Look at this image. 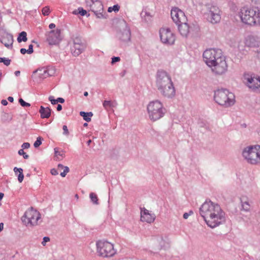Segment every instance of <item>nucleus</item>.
Wrapping results in <instances>:
<instances>
[{
    "label": "nucleus",
    "mask_w": 260,
    "mask_h": 260,
    "mask_svg": "<svg viewBox=\"0 0 260 260\" xmlns=\"http://www.w3.org/2000/svg\"><path fill=\"white\" fill-rule=\"evenodd\" d=\"M48 99H49V101H50V102L51 103V104L52 105H55L57 103V100L54 99V98L53 96H50L49 97Z\"/></svg>",
    "instance_id": "c03bdc74"
},
{
    "label": "nucleus",
    "mask_w": 260,
    "mask_h": 260,
    "mask_svg": "<svg viewBox=\"0 0 260 260\" xmlns=\"http://www.w3.org/2000/svg\"><path fill=\"white\" fill-rule=\"evenodd\" d=\"M171 17L173 21L176 24H179L181 22L187 21V18L183 11L175 8L171 10Z\"/></svg>",
    "instance_id": "a211bd4d"
},
{
    "label": "nucleus",
    "mask_w": 260,
    "mask_h": 260,
    "mask_svg": "<svg viewBox=\"0 0 260 260\" xmlns=\"http://www.w3.org/2000/svg\"><path fill=\"white\" fill-rule=\"evenodd\" d=\"M257 56L260 59V50L257 51Z\"/></svg>",
    "instance_id": "69168bd1"
},
{
    "label": "nucleus",
    "mask_w": 260,
    "mask_h": 260,
    "mask_svg": "<svg viewBox=\"0 0 260 260\" xmlns=\"http://www.w3.org/2000/svg\"><path fill=\"white\" fill-rule=\"evenodd\" d=\"M86 6L93 12L98 18H103L104 8L101 0H85Z\"/></svg>",
    "instance_id": "9b49d317"
},
{
    "label": "nucleus",
    "mask_w": 260,
    "mask_h": 260,
    "mask_svg": "<svg viewBox=\"0 0 260 260\" xmlns=\"http://www.w3.org/2000/svg\"><path fill=\"white\" fill-rule=\"evenodd\" d=\"M35 72H38L39 77L42 79L46 78L49 76H52L53 74V71H51V73H50V70L45 68L38 70L34 72V73Z\"/></svg>",
    "instance_id": "b1692460"
},
{
    "label": "nucleus",
    "mask_w": 260,
    "mask_h": 260,
    "mask_svg": "<svg viewBox=\"0 0 260 260\" xmlns=\"http://www.w3.org/2000/svg\"><path fill=\"white\" fill-rule=\"evenodd\" d=\"M89 198L92 202L95 205H99V199L97 195L93 192H91L89 194Z\"/></svg>",
    "instance_id": "72a5a7b5"
},
{
    "label": "nucleus",
    "mask_w": 260,
    "mask_h": 260,
    "mask_svg": "<svg viewBox=\"0 0 260 260\" xmlns=\"http://www.w3.org/2000/svg\"><path fill=\"white\" fill-rule=\"evenodd\" d=\"M200 214L207 224L214 228L225 222V213L220 206L211 201H206L200 208Z\"/></svg>",
    "instance_id": "f257e3e1"
},
{
    "label": "nucleus",
    "mask_w": 260,
    "mask_h": 260,
    "mask_svg": "<svg viewBox=\"0 0 260 260\" xmlns=\"http://www.w3.org/2000/svg\"><path fill=\"white\" fill-rule=\"evenodd\" d=\"M141 16L144 21L147 22L151 20V16L149 12L143 11L141 13Z\"/></svg>",
    "instance_id": "2f4dec72"
},
{
    "label": "nucleus",
    "mask_w": 260,
    "mask_h": 260,
    "mask_svg": "<svg viewBox=\"0 0 260 260\" xmlns=\"http://www.w3.org/2000/svg\"><path fill=\"white\" fill-rule=\"evenodd\" d=\"M242 207L245 211H249L250 208V204L249 200L246 197L241 198Z\"/></svg>",
    "instance_id": "cd10ccee"
},
{
    "label": "nucleus",
    "mask_w": 260,
    "mask_h": 260,
    "mask_svg": "<svg viewBox=\"0 0 260 260\" xmlns=\"http://www.w3.org/2000/svg\"><path fill=\"white\" fill-rule=\"evenodd\" d=\"M1 104L4 106H7L8 105V102L6 100H2L1 101Z\"/></svg>",
    "instance_id": "5fc2aeb1"
},
{
    "label": "nucleus",
    "mask_w": 260,
    "mask_h": 260,
    "mask_svg": "<svg viewBox=\"0 0 260 260\" xmlns=\"http://www.w3.org/2000/svg\"><path fill=\"white\" fill-rule=\"evenodd\" d=\"M73 45L71 51L74 56H77L81 54L86 48V44L84 40L79 36L73 38Z\"/></svg>",
    "instance_id": "ddd939ff"
},
{
    "label": "nucleus",
    "mask_w": 260,
    "mask_h": 260,
    "mask_svg": "<svg viewBox=\"0 0 260 260\" xmlns=\"http://www.w3.org/2000/svg\"><path fill=\"white\" fill-rule=\"evenodd\" d=\"M40 218V213L31 207L25 211L21 217V220L26 226L33 227L38 224V221Z\"/></svg>",
    "instance_id": "39448f33"
},
{
    "label": "nucleus",
    "mask_w": 260,
    "mask_h": 260,
    "mask_svg": "<svg viewBox=\"0 0 260 260\" xmlns=\"http://www.w3.org/2000/svg\"><path fill=\"white\" fill-rule=\"evenodd\" d=\"M244 79L248 87L253 91H256L260 88V77H255L254 74L245 73Z\"/></svg>",
    "instance_id": "4468645a"
},
{
    "label": "nucleus",
    "mask_w": 260,
    "mask_h": 260,
    "mask_svg": "<svg viewBox=\"0 0 260 260\" xmlns=\"http://www.w3.org/2000/svg\"><path fill=\"white\" fill-rule=\"evenodd\" d=\"M46 36L47 41L51 45L58 44L62 39L60 36V30L59 29L50 31Z\"/></svg>",
    "instance_id": "f3484780"
},
{
    "label": "nucleus",
    "mask_w": 260,
    "mask_h": 260,
    "mask_svg": "<svg viewBox=\"0 0 260 260\" xmlns=\"http://www.w3.org/2000/svg\"><path fill=\"white\" fill-rule=\"evenodd\" d=\"M42 14L44 16L48 15L49 14V13H50L49 8L48 7H47V6L44 7L42 9Z\"/></svg>",
    "instance_id": "ea45409f"
},
{
    "label": "nucleus",
    "mask_w": 260,
    "mask_h": 260,
    "mask_svg": "<svg viewBox=\"0 0 260 260\" xmlns=\"http://www.w3.org/2000/svg\"><path fill=\"white\" fill-rule=\"evenodd\" d=\"M155 219V214L150 213L148 210L144 208L143 210H141V220L142 221L151 223L154 221Z\"/></svg>",
    "instance_id": "412c9836"
},
{
    "label": "nucleus",
    "mask_w": 260,
    "mask_h": 260,
    "mask_svg": "<svg viewBox=\"0 0 260 260\" xmlns=\"http://www.w3.org/2000/svg\"><path fill=\"white\" fill-rule=\"evenodd\" d=\"M50 29H53L55 27V24L54 23H50L49 25Z\"/></svg>",
    "instance_id": "13d9d810"
},
{
    "label": "nucleus",
    "mask_w": 260,
    "mask_h": 260,
    "mask_svg": "<svg viewBox=\"0 0 260 260\" xmlns=\"http://www.w3.org/2000/svg\"><path fill=\"white\" fill-rule=\"evenodd\" d=\"M80 115L83 117V119L86 121L90 122L91 121V117L93 116V113L91 112H85L81 111L80 112Z\"/></svg>",
    "instance_id": "c756f323"
},
{
    "label": "nucleus",
    "mask_w": 260,
    "mask_h": 260,
    "mask_svg": "<svg viewBox=\"0 0 260 260\" xmlns=\"http://www.w3.org/2000/svg\"><path fill=\"white\" fill-rule=\"evenodd\" d=\"M50 241V238L48 237H44L43 239V241L42 242V244L43 246L46 245V242H49Z\"/></svg>",
    "instance_id": "de8ad7c7"
},
{
    "label": "nucleus",
    "mask_w": 260,
    "mask_h": 260,
    "mask_svg": "<svg viewBox=\"0 0 260 260\" xmlns=\"http://www.w3.org/2000/svg\"><path fill=\"white\" fill-rule=\"evenodd\" d=\"M245 44L249 47H258L260 44L259 38L256 36H248L245 39Z\"/></svg>",
    "instance_id": "aec40b11"
},
{
    "label": "nucleus",
    "mask_w": 260,
    "mask_h": 260,
    "mask_svg": "<svg viewBox=\"0 0 260 260\" xmlns=\"http://www.w3.org/2000/svg\"><path fill=\"white\" fill-rule=\"evenodd\" d=\"M20 52H21V54H25L26 53H27V50H26V49H25V48H21V49H20Z\"/></svg>",
    "instance_id": "6e6d98bb"
},
{
    "label": "nucleus",
    "mask_w": 260,
    "mask_h": 260,
    "mask_svg": "<svg viewBox=\"0 0 260 260\" xmlns=\"http://www.w3.org/2000/svg\"><path fill=\"white\" fill-rule=\"evenodd\" d=\"M210 67H212L213 72L217 75L224 74L228 70V65L223 56L219 57V59L216 60L214 64Z\"/></svg>",
    "instance_id": "2eb2a0df"
},
{
    "label": "nucleus",
    "mask_w": 260,
    "mask_h": 260,
    "mask_svg": "<svg viewBox=\"0 0 260 260\" xmlns=\"http://www.w3.org/2000/svg\"><path fill=\"white\" fill-rule=\"evenodd\" d=\"M120 60V58L119 57H115V56H114L112 58V60H111V64H114L115 63L117 62H118Z\"/></svg>",
    "instance_id": "a18cd8bd"
},
{
    "label": "nucleus",
    "mask_w": 260,
    "mask_h": 260,
    "mask_svg": "<svg viewBox=\"0 0 260 260\" xmlns=\"http://www.w3.org/2000/svg\"><path fill=\"white\" fill-rule=\"evenodd\" d=\"M14 171L16 175H18V180L19 182H22L24 178L23 174V170L21 168H17L15 167Z\"/></svg>",
    "instance_id": "c85d7f7f"
},
{
    "label": "nucleus",
    "mask_w": 260,
    "mask_h": 260,
    "mask_svg": "<svg viewBox=\"0 0 260 260\" xmlns=\"http://www.w3.org/2000/svg\"><path fill=\"white\" fill-rule=\"evenodd\" d=\"M243 156L247 160L260 161V145H250L245 147L242 151Z\"/></svg>",
    "instance_id": "1a4fd4ad"
},
{
    "label": "nucleus",
    "mask_w": 260,
    "mask_h": 260,
    "mask_svg": "<svg viewBox=\"0 0 260 260\" xmlns=\"http://www.w3.org/2000/svg\"><path fill=\"white\" fill-rule=\"evenodd\" d=\"M193 214V212L192 211H190L188 213H185L183 214V218L184 219H187L189 216L191 214Z\"/></svg>",
    "instance_id": "603ef678"
},
{
    "label": "nucleus",
    "mask_w": 260,
    "mask_h": 260,
    "mask_svg": "<svg viewBox=\"0 0 260 260\" xmlns=\"http://www.w3.org/2000/svg\"><path fill=\"white\" fill-rule=\"evenodd\" d=\"M97 253L99 256L104 257L113 256L116 251L113 245L106 241H99L96 243Z\"/></svg>",
    "instance_id": "0eeeda50"
},
{
    "label": "nucleus",
    "mask_w": 260,
    "mask_h": 260,
    "mask_svg": "<svg viewBox=\"0 0 260 260\" xmlns=\"http://www.w3.org/2000/svg\"><path fill=\"white\" fill-rule=\"evenodd\" d=\"M29 147H30V144L27 142H25V143H23V144L21 146V147L22 148V149H23V150L24 149H27V148H29Z\"/></svg>",
    "instance_id": "09e8293b"
},
{
    "label": "nucleus",
    "mask_w": 260,
    "mask_h": 260,
    "mask_svg": "<svg viewBox=\"0 0 260 260\" xmlns=\"http://www.w3.org/2000/svg\"><path fill=\"white\" fill-rule=\"evenodd\" d=\"M173 83L170 76L165 71H158L156 75V86L157 89H161L162 87L169 85Z\"/></svg>",
    "instance_id": "f8f14e48"
},
{
    "label": "nucleus",
    "mask_w": 260,
    "mask_h": 260,
    "mask_svg": "<svg viewBox=\"0 0 260 260\" xmlns=\"http://www.w3.org/2000/svg\"><path fill=\"white\" fill-rule=\"evenodd\" d=\"M147 111L150 119L154 121L162 118L166 110L160 101L155 100L149 103L147 106Z\"/></svg>",
    "instance_id": "20e7f679"
},
{
    "label": "nucleus",
    "mask_w": 260,
    "mask_h": 260,
    "mask_svg": "<svg viewBox=\"0 0 260 260\" xmlns=\"http://www.w3.org/2000/svg\"><path fill=\"white\" fill-rule=\"evenodd\" d=\"M54 150V160L56 161H61L64 156V152L60 150L58 148H55Z\"/></svg>",
    "instance_id": "a878e982"
},
{
    "label": "nucleus",
    "mask_w": 260,
    "mask_h": 260,
    "mask_svg": "<svg viewBox=\"0 0 260 260\" xmlns=\"http://www.w3.org/2000/svg\"><path fill=\"white\" fill-rule=\"evenodd\" d=\"M11 59L5 58V57H0V62H3L4 64L7 66H8L10 65L11 63Z\"/></svg>",
    "instance_id": "e433bc0d"
},
{
    "label": "nucleus",
    "mask_w": 260,
    "mask_h": 260,
    "mask_svg": "<svg viewBox=\"0 0 260 260\" xmlns=\"http://www.w3.org/2000/svg\"><path fill=\"white\" fill-rule=\"evenodd\" d=\"M4 194L2 192H0V201L2 200L3 198L4 197ZM1 205V203H0V206Z\"/></svg>",
    "instance_id": "e2e57ef3"
},
{
    "label": "nucleus",
    "mask_w": 260,
    "mask_h": 260,
    "mask_svg": "<svg viewBox=\"0 0 260 260\" xmlns=\"http://www.w3.org/2000/svg\"><path fill=\"white\" fill-rule=\"evenodd\" d=\"M19 103L22 107H27L30 106V104L28 103L25 102L22 99H19Z\"/></svg>",
    "instance_id": "58836bf2"
},
{
    "label": "nucleus",
    "mask_w": 260,
    "mask_h": 260,
    "mask_svg": "<svg viewBox=\"0 0 260 260\" xmlns=\"http://www.w3.org/2000/svg\"><path fill=\"white\" fill-rule=\"evenodd\" d=\"M88 95V93L87 91L84 92V95L87 96Z\"/></svg>",
    "instance_id": "774afa93"
},
{
    "label": "nucleus",
    "mask_w": 260,
    "mask_h": 260,
    "mask_svg": "<svg viewBox=\"0 0 260 260\" xmlns=\"http://www.w3.org/2000/svg\"><path fill=\"white\" fill-rule=\"evenodd\" d=\"M4 228V223H0V232H2Z\"/></svg>",
    "instance_id": "052dcab7"
},
{
    "label": "nucleus",
    "mask_w": 260,
    "mask_h": 260,
    "mask_svg": "<svg viewBox=\"0 0 260 260\" xmlns=\"http://www.w3.org/2000/svg\"><path fill=\"white\" fill-rule=\"evenodd\" d=\"M116 37L122 46H129L131 42V31L129 27L124 19L118 22Z\"/></svg>",
    "instance_id": "f03ea898"
},
{
    "label": "nucleus",
    "mask_w": 260,
    "mask_h": 260,
    "mask_svg": "<svg viewBox=\"0 0 260 260\" xmlns=\"http://www.w3.org/2000/svg\"><path fill=\"white\" fill-rule=\"evenodd\" d=\"M63 131V134L65 136H68L69 135V132L68 131L67 125H64L62 127Z\"/></svg>",
    "instance_id": "49530a36"
},
{
    "label": "nucleus",
    "mask_w": 260,
    "mask_h": 260,
    "mask_svg": "<svg viewBox=\"0 0 260 260\" xmlns=\"http://www.w3.org/2000/svg\"><path fill=\"white\" fill-rule=\"evenodd\" d=\"M56 100H57V103H63L64 102V99H63L62 98H58Z\"/></svg>",
    "instance_id": "864d4df0"
},
{
    "label": "nucleus",
    "mask_w": 260,
    "mask_h": 260,
    "mask_svg": "<svg viewBox=\"0 0 260 260\" xmlns=\"http://www.w3.org/2000/svg\"><path fill=\"white\" fill-rule=\"evenodd\" d=\"M187 21L181 22V23L177 24L178 30L180 34L182 36L186 37L189 32L190 27L186 22Z\"/></svg>",
    "instance_id": "5701e85b"
},
{
    "label": "nucleus",
    "mask_w": 260,
    "mask_h": 260,
    "mask_svg": "<svg viewBox=\"0 0 260 260\" xmlns=\"http://www.w3.org/2000/svg\"><path fill=\"white\" fill-rule=\"evenodd\" d=\"M18 154L20 155H22L23 157L25 159L28 158V155L26 154V153L24 152V150L23 149H20L18 151Z\"/></svg>",
    "instance_id": "79ce46f5"
},
{
    "label": "nucleus",
    "mask_w": 260,
    "mask_h": 260,
    "mask_svg": "<svg viewBox=\"0 0 260 260\" xmlns=\"http://www.w3.org/2000/svg\"><path fill=\"white\" fill-rule=\"evenodd\" d=\"M103 105L105 109L108 110L110 108L115 107L116 105V103L111 101H104Z\"/></svg>",
    "instance_id": "7c9ffc66"
},
{
    "label": "nucleus",
    "mask_w": 260,
    "mask_h": 260,
    "mask_svg": "<svg viewBox=\"0 0 260 260\" xmlns=\"http://www.w3.org/2000/svg\"><path fill=\"white\" fill-rule=\"evenodd\" d=\"M0 42L7 48H9L12 46L13 43V37L11 34L6 33L1 38Z\"/></svg>",
    "instance_id": "4be33fe9"
},
{
    "label": "nucleus",
    "mask_w": 260,
    "mask_h": 260,
    "mask_svg": "<svg viewBox=\"0 0 260 260\" xmlns=\"http://www.w3.org/2000/svg\"><path fill=\"white\" fill-rule=\"evenodd\" d=\"M158 90L162 96L168 98H172L175 94V89L173 83L162 87L161 89H158Z\"/></svg>",
    "instance_id": "6ab92c4d"
},
{
    "label": "nucleus",
    "mask_w": 260,
    "mask_h": 260,
    "mask_svg": "<svg viewBox=\"0 0 260 260\" xmlns=\"http://www.w3.org/2000/svg\"><path fill=\"white\" fill-rule=\"evenodd\" d=\"M159 36L160 40L164 44L173 45L175 42V36L170 28H161L159 30Z\"/></svg>",
    "instance_id": "dca6fc26"
},
{
    "label": "nucleus",
    "mask_w": 260,
    "mask_h": 260,
    "mask_svg": "<svg viewBox=\"0 0 260 260\" xmlns=\"http://www.w3.org/2000/svg\"><path fill=\"white\" fill-rule=\"evenodd\" d=\"M14 74H15V76H18L20 74V72L19 71H16L15 72Z\"/></svg>",
    "instance_id": "680f3d73"
},
{
    "label": "nucleus",
    "mask_w": 260,
    "mask_h": 260,
    "mask_svg": "<svg viewBox=\"0 0 260 260\" xmlns=\"http://www.w3.org/2000/svg\"><path fill=\"white\" fill-rule=\"evenodd\" d=\"M206 11L205 16L206 19L212 24L220 22L221 19L220 10L219 8L213 4H208L206 5Z\"/></svg>",
    "instance_id": "6e6552de"
},
{
    "label": "nucleus",
    "mask_w": 260,
    "mask_h": 260,
    "mask_svg": "<svg viewBox=\"0 0 260 260\" xmlns=\"http://www.w3.org/2000/svg\"><path fill=\"white\" fill-rule=\"evenodd\" d=\"M222 56L221 50L215 49H207L203 54L204 61L209 67L214 64L216 60Z\"/></svg>",
    "instance_id": "9d476101"
},
{
    "label": "nucleus",
    "mask_w": 260,
    "mask_h": 260,
    "mask_svg": "<svg viewBox=\"0 0 260 260\" xmlns=\"http://www.w3.org/2000/svg\"><path fill=\"white\" fill-rule=\"evenodd\" d=\"M27 52L28 54H31L34 52L33 50V45L30 44L28 46V49L27 50Z\"/></svg>",
    "instance_id": "8fccbe9b"
},
{
    "label": "nucleus",
    "mask_w": 260,
    "mask_h": 260,
    "mask_svg": "<svg viewBox=\"0 0 260 260\" xmlns=\"http://www.w3.org/2000/svg\"><path fill=\"white\" fill-rule=\"evenodd\" d=\"M258 11L257 7H243L241 9L240 17L242 21L248 25H255L256 23V14Z\"/></svg>",
    "instance_id": "423d86ee"
},
{
    "label": "nucleus",
    "mask_w": 260,
    "mask_h": 260,
    "mask_svg": "<svg viewBox=\"0 0 260 260\" xmlns=\"http://www.w3.org/2000/svg\"><path fill=\"white\" fill-rule=\"evenodd\" d=\"M62 107L61 105L60 104H58L57 105V108H56V109L58 111H60L62 110Z\"/></svg>",
    "instance_id": "4d7b16f0"
},
{
    "label": "nucleus",
    "mask_w": 260,
    "mask_h": 260,
    "mask_svg": "<svg viewBox=\"0 0 260 260\" xmlns=\"http://www.w3.org/2000/svg\"><path fill=\"white\" fill-rule=\"evenodd\" d=\"M255 18H256V23H255V25L258 24V25H260V12H259V10H258V12H257V13L256 14Z\"/></svg>",
    "instance_id": "a19ab883"
},
{
    "label": "nucleus",
    "mask_w": 260,
    "mask_h": 260,
    "mask_svg": "<svg viewBox=\"0 0 260 260\" xmlns=\"http://www.w3.org/2000/svg\"><path fill=\"white\" fill-rule=\"evenodd\" d=\"M87 12L84 10L82 8H79L77 10H75L73 11L74 14H80L81 16H84L86 14Z\"/></svg>",
    "instance_id": "f704fd0d"
},
{
    "label": "nucleus",
    "mask_w": 260,
    "mask_h": 260,
    "mask_svg": "<svg viewBox=\"0 0 260 260\" xmlns=\"http://www.w3.org/2000/svg\"><path fill=\"white\" fill-rule=\"evenodd\" d=\"M27 34L25 31H22L19 34L17 38V41L19 43L21 42H26L27 41Z\"/></svg>",
    "instance_id": "473e14b6"
},
{
    "label": "nucleus",
    "mask_w": 260,
    "mask_h": 260,
    "mask_svg": "<svg viewBox=\"0 0 260 260\" xmlns=\"http://www.w3.org/2000/svg\"><path fill=\"white\" fill-rule=\"evenodd\" d=\"M157 242L159 243V244L160 245L159 246V247H158V250H160L161 249V248L162 247V244L164 243V239L162 237H160L158 239H157Z\"/></svg>",
    "instance_id": "37998d69"
},
{
    "label": "nucleus",
    "mask_w": 260,
    "mask_h": 260,
    "mask_svg": "<svg viewBox=\"0 0 260 260\" xmlns=\"http://www.w3.org/2000/svg\"><path fill=\"white\" fill-rule=\"evenodd\" d=\"M8 100L10 102H13L14 101V99L13 97L12 96H9L8 98Z\"/></svg>",
    "instance_id": "bf43d9fd"
},
{
    "label": "nucleus",
    "mask_w": 260,
    "mask_h": 260,
    "mask_svg": "<svg viewBox=\"0 0 260 260\" xmlns=\"http://www.w3.org/2000/svg\"><path fill=\"white\" fill-rule=\"evenodd\" d=\"M51 112L52 110L50 108H45L42 106L40 107L39 110V113L42 118H48L51 115Z\"/></svg>",
    "instance_id": "393cba45"
},
{
    "label": "nucleus",
    "mask_w": 260,
    "mask_h": 260,
    "mask_svg": "<svg viewBox=\"0 0 260 260\" xmlns=\"http://www.w3.org/2000/svg\"><path fill=\"white\" fill-rule=\"evenodd\" d=\"M43 139L41 137H38L37 138L36 141L35 142L34 144V146L35 148H38L42 144V140Z\"/></svg>",
    "instance_id": "4c0bfd02"
},
{
    "label": "nucleus",
    "mask_w": 260,
    "mask_h": 260,
    "mask_svg": "<svg viewBox=\"0 0 260 260\" xmlns=\"http://www.w3.org/2000/svg\"><path fill=\"white\" fill-rule=\"evenodd\" d=\"M253 1L255 4H260V0H252Z\"/></svg>",
    "instance_id": "0e129e2a"
},
{
    "label": "nucleus",
    "mask_w": 260,
    "mask_h": 260,
    "mask_svg": "<svg viewBox=\"0 0 260 260\" xmlns=\"http://www.w3.org/2000/svg\"><path fill=\"white\" fill-rule=\"evenodd\" d=\"M120 7L118 5H115L113 7H110L108 8V12H112V11H114L115 12H118L119 10Z\"/></svg>",
    "instance_id": "c9c22d12"
},
{
    "label": "nucleus",
    "mask_w": 260,
    "mask_h": 260,
    "mask_svg": "<svg viewBox=\"0 0 260 260\" xmlns=\"http://www.w3.org/2000/svg\"><path fill=\"white\" fill-rule=\"evenodd\" d=\"M214 98L217 104L226 107L235 103L234 95L226 89L221 88L215 91Z\"/></svg>",
    "instance_id": "7ed1b4c3"
},
{
    "label": "nucleus",
    "mask_w": 260,
    "mask_h": 260,
    "mask_svg": "<svg viewBox=\"0 0 260 260\" xmlns=\"http://www.w3.org/2000/svg\"><path fill=\"white\" fill-rule=\"evenodd\" d=\"M51 174L52 175H57L59 174L57 169H52L50 171Z\"/></svg>",
    "instance_id": "3c124183"
},
{
    "label": "nucleus",
    "mask_w": 260,
    "mask_h": 260,
    "mask_svg": "<svg viewBox=\"0 0 260 260\" xmlns=\"http://www.w3.org/2000/svg\"><path fill=\"white\" fill-rule=\"evenodd\" d=\"M57 169L60 176L62 177H64L69 172V167H64L61 164H58Z\"/></svg>",
    "instance_id": "bb28decb"
},
{
    "label": "nucleus",
    "mask_w": 260,
    "mask_h": 260,
    "mask_svg": "<svg viewBox=\"0 0 260 260\" xmlns=\"http://www.w3.org/2000/svg\"><path fill=\"white\" fill-rule=\"evenodd\" d=\"M92 142V141L91 140H89L87 142V145L89 146L91 143Z\"/></svg>",
    "instance_id": "338daca9"
}]
</instances>
